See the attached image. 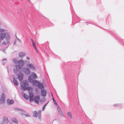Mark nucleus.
Segmentation results:
<instances>
[{
	"instance_id": "16",
	"label": "nucleus",
	"mask_w": 124,
	"mask_h": 124,
	"mask_svg": "<svg viewBox=\"0 0 124 124\" xmlns=\"http://www.w3.org/2000/svg\"><path fill=\"white\" fill-rule=\"evenodd\" d=\"M10 43L9 41H3L2 43V45L4 46L8 45Z\"/></svg>"
},
{
	"instance_id": "2",
	"label": "nucleus",
	"mask_w": 124,
	"mask_h": 124,
	"mask_svg": "<svg viewBox=\"0 0 124 124\" xmlns=\"http://www.w3.org/2000/svg\"><path fill=\"white\" fill-rule=\"evenodd\" d=\"M28 80L30 82L32 83V84L34 86H37L39 82V81L35 80L32 79L31 76H30L28 78Z\"/></svg>"
},
{
	"instance_id": "18",
	"label": "nucleus",
	"mask_w": 124,
	"mask_h": 124,
	"mask_svg": "<svg viewBox=\"0 0 124 124\" xmlns=\"http://www.w3.org/2000/svg\"><path fill=\"white\" fill-rule=\"evenodd\" d=\"M67 114L70 118L71 119H72V114L70 112H68L67 113Z\"/></svg>"
},
{
	"instance_id": "30",
	"label": "nucleus",
	"mask_w": 124,
	"mask_h": 124,
	"mask_svg": "<svg viewBox=\"0 0 124 124\" xmlns=\"http://www.w3.org/2000/svg\"><path fill=\"white\" fill-rule=\"evenodd\" d=\"M45 106H44L42 108V110H44V109H45Z\"/></svg>"
},
{
	"instance_id": "35",
	"label": "nucleus",
	"mask_w": 124,
	"mask_h": 124,
	"mask_svg": "<svg viewBox=\"0 0 124 124\" xmlns=\"http://www.w3.org/2000/svg\"><path fill=\"white\" fill-rule=\"evenodd\" d=\"M81 124H84V123H81Z\"/></svg>"
},
{
	"instance_id": "15",
	"label": "nucleus",
	"mask_w": 124,
	"mask_h": 124,
	"mask_svg": "<svg viewBox=\"0 0 124 124\" xmlns=\"http://www.w3.org/2000/svg\"><path fill=\"white\" fill-rule=\"evenodd\" d=\"M6 34L5 37H6V41H9V40L10 39V36L7 33H6Z\"/></svg>"
},
{
	"instance_id": "10",
	"label": "nucleus",
	"mask_w": 124,
	"mask_h": 124,
	"mask_svg": "<svg viewBox=\"0 0 124 124\" xmlns=\"http://www.w3.org/2000/svg\"><path fill=\"white\" fill-rule=\"evenodd\" d=\"M24 72L26 74H30V71L28 68H25L24 69Z\"/></svg>"
},
{
	"instance_id": "5",
	"label": "nucleus",
	"mask_w": 124,
	"mask_h": 124,
	"mask_svg": "<svg viewBox=\"0 0 124 124\" xmlns=\"http://www.w3.org/2000/svg\"><path fill=\"white\" fill-rule=\"evenodd\" d=\"M33 116L34 117H36L37 116H38L39 117H40L41 116V111H39L38 113L36 111H34L33 112Z\"/></svg>"
},
{
	"instance_id": "26",
	"label": "nucleus",
	"mask_w": 124,
	"mask_h": 124,
	"mask_svg": "<svg viewBox=\"0 0 124 124\" xmlns=\"http://www.w3.org/2000/svg\"><path fill=\"white\" fill-rule=\"evenodd\" d=\"M8 120V118L6 117H4L3 119V122H4Z\"/></svg>"
},
{
	"instance_id": "21",
	"label": "nucleus",
	"mask_w": 124,
	"mask_h": 124,
	"mask_svg": "<svg viewBox=\"0 0 124 124\" xmlns=\"http://www.w3.org/2000/svg\"><path fill=\"white\" fill-rule=\"evenodd\" d=\"M31 41L32 43V45H33V46L34 47L35 49L37 51H38L37 50V49L36 48V46L35 45V43H34V41L32 39H31Z\"/></svg>"
},
{
	"instance_id": "11",
	"label": "nucleus",
	"mask_w": 124,
	"mask_h": 124,
	"mask_svg": "<svg viewBox=\"0 0 124 124\" xmlns=\"http://www.w3.org/2000/svg\"><path fill=\"white\" fill-rule=\"evenodd\" d=\"M41 95L43 96H45L46 95V90L44 89L42 90L41 91Z\"/></svg>"
},
{
	"instance_id": "29",
	"label": "nucleus",
	"mask_w": 124,
	"mask_h": 124,
	"mask_svg": "<svg viewBox=\"0 0 124 124\" xmlns=\"http://www.w3.org/2000/svg\"><path fill=\"white\" fill-rule=\"evenodd\" d=\"M4 31V30L3 29H0V32H3Z\"/></svg>"
},
{
	"instance_id": "6",
	"label": "nucleus",
	"mask_w": 124,
	"mask_h": 124,
	"mask_svg": "<svg viewBox=\"0 0 124 124\" xmlns=\"http://www.w3.org/2000/svg\"><path fill=\"white\" fill-rule=\"evenodd\" d=\"M29 100L30 101H33L34 99V96L33 93H29Z\"/></svg>"
},
{
	"instance_id": "34",
	"label": "nucleus",
	"mask_w": 124,
	"mask_h": 124,
	"mask_svg": "<svg viewBox=\"0 0 124 124\" xmlns=\"http://www.w3.org/2000/svg\"><path fill=\"white\" fill-rule=\"evenodd\" d=\"M16 41H15L14 43V45H15L16 44Z\"/></svg>"
},
{
	"instance_id": "8",
	"label": "nucleus",
	"mask_w": 124,
	"mask_h": 124,
	"mask_svg": "<svg viewBox=\"0 0 124 124\" xmlns=\"http://www.w3.org/2000/svg\"><path fill=\"white\" fill-rule=\"evenodd\" d=\"M6 33H3L0 34V39L3 40L6 36Z\"/></svg>"
},
{
	"instance_id": "22",
	"label": "nucleus",
	"mask_w": 124,
	"mask_h": 124,
	"mask_svg": "<svg viewBox=\"0 0 124 124\" xmlns=\"http://www.w3.org/2000/svg\"><path fill=\"white\" fill-rule=\"evenodd\" d=\"M13 82L14 84L16 85H18L19 84V83L17 80L15 79V78H14L13 79Z\"/></svg>"
},
{
	"instance_id": "17",
	"label": "nucleus",
	"mask_w": 124,
	"mask_h": 124,
	"mask_svg": "<svg viewBox=\"0 0 124 124\" xmlns=\"http://www.w3.org/2000/svg\"><path fill=\"white\" fill-rule=\"evenodd\" d=\"M59 121L57 119H54L53 121L52 124H60Z\"/></svg>"
},
{
	"instance_id": "13",
	"label": "nucleus",
	"mask_w": 124,
	"mask_h": 124,
	"mask_svg": "<svg viewBox=\"0 0 124 124\" xmlns=\"http://www.w3.org/2000/svg\"><path fill=\"white\" fill-rule=\"evenodd\" d=\"M27 66L31 70H34L35 68L32 64H29L27 65Z\"/></svg>"
},
{
	"instance_id": "20",
	"label": "nucleus",
	"mask_w": 124,
	"mask_h": 124,
	"mask_svg": "<svg viewBox=\"0 0 124 124\" xmlns=\"http://www.w3.org/2000/svg\"><path fill=\"white\" fill-rule=\"evenodd\" d=\"M30 76H31V77H32L33 78L36 79L37 78V76L36 74L34 72L32 73L31 74V75Z\"/></svg>"
},
{
	"instance_id": "32",
	"label": "nucleus",
	"mask_w": 124,
	"mask_h": 124,
	"mask_svg": "<svg viewBox=\"0 0 124 124\" xmlns=\"http://www.w3.org/2000/svg\"><path fill=\"white\" fill-rule=\"evenodd\" d=\"M25 116L26 117V116L29 117V115H25Z\"/></svg>"
},
{
	"instance_id": "23",
	"label": "nucleus",
	"mask_w": 124,
	"mask_h": 124,
	"mask_svg": "<svg viewBox=\"0 0 124 124\" xmlns=\"http://www.w3.org/2000/svg\"><path fill=\"white\" fill-rule=\"evenodd\" d=\"M7 102L8 104H13L14 102V101L12 100H8Z\"/></svg>"
},
{
	"instance_id": "19",
	"label": "nucleus",
	"mask_w": 124,
	"mask_h": 124,
	"mask_svg": "<svg viewBox=\"0 0 124 124\" xmlns=\"http://www.w3.org/2000/svg\"><path fill=\"white\" fill-rule=\"evenodd\" d=\"M24 54L23 52H20L19 54V57L20 58H22L24 56Z\"/></svg>"
},
{
	"instance_id": "31",
	"label": "nucleus",
	"mask_w": 124,
	"mask_h": 124,
	"mask_svg": "<svg viewBox=\"0 0 124 124\" xmlns=\"http://www.w3.org/2000/svg\"><path fill=\"white\" fill-rule=\"evenodd\" d=\"M26 58L28 60H30V58H29V57H27V58Z\"/></svg>"
},
{
	"instance_id": "28",
	"label": "nucleus",
	"mask_w": 124,
	"mask_h": 124,
	"mask_svg": "<svg viewBox=\"0 0 124 124\" xmlns=\"http://www.w3.org/2000/svg\"><path fill=\"white\" fill-rule=\"evenodd\" d=\"M52 95L53 96L52 94ZM53 102L57 106H58V104L57 103H56V101H55L54 100L53 96V98H52Z\"/></svg>"
},
{
	"instance_id": "27",
	"label": "nucleus",
	"mask_w": 124,
	"mask_h": 124,
	"mask_svg": "<svg viewBox=\"0 0 124 124\" xmlns=\"http://www.w3.org/2000/svg\"><path fill=\"white\" fill-rule=\"evenodd\" d=\"M13 62L17 64L18 63V61L17 60L14 59L13 60Z\"/></svg>"
},
{
	"instance_id": "9",
	"label": "nucleus",
	"mask_w": 124,
	"mask_h": 124,
	"mask_svg": "<svg viewBox=\"0 0 124 124\" xmlns=\"http://www.w3.org/2000/svg\"><path fill=\"white\" fill-rule=\"evenodd\" d=\"M40 99V97L39 96H36L35 97L34 101L37 103H38Z\"/></svg>"
},
{
	"instance_id": "33",
	"label": "nucleus",
	"mask_w": 124,
	"mask_h": 124,
	"mask_svg": "<svg viewBox=\"0 0 124 124\" xmlns=\"http://www.w3.org/2000/svg\"><path fill=\"white\" fill-rule=\"evenodd\" d=\"M48 103L45 104L44 105V106H45V107H46V105Z\"/></svg>"
},
{
	"instance_id": "24",
	"label": "nucleus",
	"mask_w": 124,
	"mask_h": 124,
	"mask_svg": "<svg viewBox=\"0 0 124 124\" xmlns=\"http://www.w3.org/2000/svg\"><path fill=\"white\" fill-rule=\"evenodd\" d=\"M12 121L14 122H15L16 123H18V121L16 120V119L15 118H13L12 119Z\"/></svg>"
},
{
	"instance_id": "14",
	"label": "nucleus",
	"mask_w": 124,
	"mask_h": 124,
	"mask_svg": "<svg viewBox=\"0 0 124 124\" xmlns=\"http://www.w3.org/2000/svg\"><path fill=\"white\" fill-rule=\"evenodd\" d=\"M38 87L39 88L42 89L44 88V86L43 84L39 82L37 85Z\"/></svg>"
},
{
	"instance_id": "37",
	"label": "nucleus",
	"mask_w": 124,
	"mask_h": 124,
	"mask_svg": "<svg viewBox=\"0 0 124 124\" xmlns=\"http://www.w3.org/2000/svg\"><path fill=\"white\" fill-rule=\"evenodd\" d=\"M28 0L29 2H30V0Z\"/></svg>"
},
{
	"instance_id": "3",
	"label": "nucleus",
	"mask_w": 124,
	"mask_h": 124,
	"mask_svg": "<svg viewBox=\"0 0 124 124\" xmlns=\"http://www.w3.org/2000/svg\"><path fill=\"white\" fill-rule=\"evenodd\" d=\"M19 65H16L15 66L16 68V70H19L20 68V66H23L24 64V61L23 60H20L18 61Z\"/></svg>"
},
{
	"instance_id": "1",
	"label": "nucleus",
	"mask_w": 124,
	"mask_h": 124,
	"mask_svg": "<svg viewBox=\"0 0 124 124\" xmlns=\"http://www.w3.org/2000/svg\"><path fill=\"white\" fill-rule=\"evenodd\" d=\"M28 83L27 81H23L21 83V87L23 90H27L29 92L32 90V88L30 86L28 87Z\"/></svg>"
},
{
	"instance_id": "4",
	"label": "nucleus",
	"mask_w": 124,
	"mask_h": 124,
	"mask_svg": "<svg viewBox=\"0 0 124 124\" xmlns=\"http://www.w3.org/2000/svg\"><path fill=\"white\" fill-rule=\"evenodd\" d=\"M5 98L4 93L2 94L1 97L0 99V103H4L5 102Z\"/></svg>"
},
{
	"instance_id": "12",
	"label": "nucleus",
	"mask_w": 124,
	"mask_h": 124,
	"mask_svg": "<svg viewBox=\"0 0 124 124\" xmlns=\"http://www.w3.org/2000/svg\"><path fill=\"white\" fill-rule=\"evenodd\" d=\"M23 75L22 74L20 73L18 76V78L19 81H21L23 79Z\"/></svg>"
},
{
	"instance_id": "36",
	"label": "nucleus",
	"mask_w": 124,
	"mask_h": 124,
	"mask_svg": "<svg viewBox=\"0 0 124 124\" xmlns=\"http://www.w3.org/2000/svg\"><path fill=\"white\" fill-rule=\"evenodd\" d=\"M16 70H15V69H14V71H16Z\"/></svg>"
},
{
	"instance_id": "7",
	"label": "nucleus",
	"mask_w": 124,
	"mask_h": 124,
	"mask_svg": "<svg viewBox=\"0 0 124 124\" xmlns=\"http://www.w3.org/2000/svg\"><path fill=\"white\" fill-rule=\"evenodd\" d=\"M57 110L59 111V114L62 117H64L65 116L63 114V112L60 108L59 106H58L57 107Z\"/></svg>"
},
{
	"instance_id": "25",
	"label": "nucleus",
	"mask_w": 124,
	"mask_h": 124,
	"mask_svg": "<svg viewBox=\"0 0 124 124\" xmlns=\"http://www.w3.org/2000/svg\"><path fill=\"white\" fill-rule=\"evenodd\" d=\"M24 97L25 99L27 100H28L29 99L28 96L26 94H24Z\"/></svg>"
}]
</instances>
